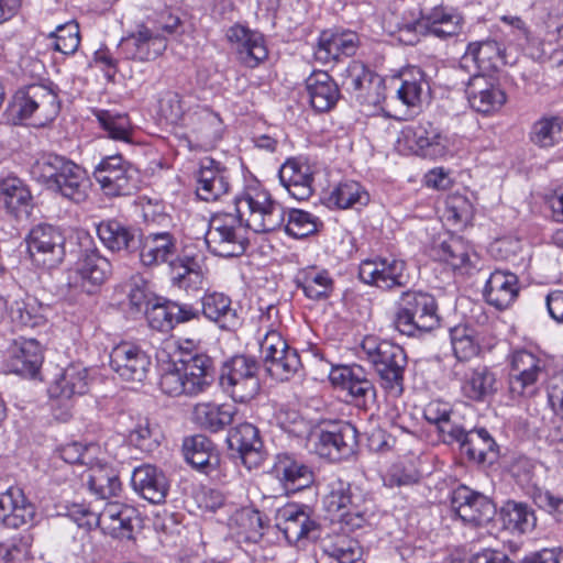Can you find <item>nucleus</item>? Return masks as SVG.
I'll return each mask as SVG.
<instances>
[{"label":"nucleus","instance_id":"1","mask_svg":"<svg viewBox=\"0 0 563 563\" xmlns=\"http://www.w3.org/2000/svg\"><path fill=\"white\" fill-rule=\"evenodd\" d=\"M362 351L378 375L382 386L389 394L400 396L407 366L404 349L389 341L367 336L362 342Z\"/></svg>","mask_w":563,"mask_h":563},{"label":"nucleus","instance_id":"2","mask_svg":"<svg viewBox=\"0 0 563 563\" xmlns=\"http://www.w3.org/2000/svg\"><path fill=\"white\" fill-rule=\"evenodd\" d=\"M234 203L245 228L256 233L275 231L285 222L284 207L264 189L247 188L234 198Z\"/></svg>","mask_w":563,"mask_h":563},{"label":"nucleus","instance_id":"3","mask_svg":"<svg viewBox=\"0 0 563 563\" xmlns=\"http://www.w3.org/2000/svg\"><path fill=\"white\" fill-rule=\"evenodd\" d=\"M394 323L400 333L408 336L433 330L440 323L435 298L420 290L404 291L397 302Z\"/></svg>","mask_w":563,"mask_h":563},{"label":"nucleus","instance_id":"4","mask_svg":"<svg viewBox=\"0 0 563 563\" xmlns=\"http://www.w3.org/2000/svg\"><path fill=\"white\" fill-rule=\"evenodd\" d=\"M241 218L233 213H216L205 236L208 250L220 257H238L246 251L249 240Z\"/></svg>","mask_w":563,"mask_h":563},{"label":"nucleus","instance_id":"5","mask_svg":"<svg viewBox=\"0 0 563 563\" xmlns=\"http://www.w3.org/2000/svg\"><path fill=\"white\" fill-rule=\"evenodd\" d=\"M257 362L245 355H236L227 362L220 375L222 388L236 402H246L260 390Z\"/></svg>","mask_w":563,"mask_h":563},{"label":"nucleus","instance_id":"6","mask_svg":"<svg viewBox=\"0 0 563 563\" xmlns=\"http://www.w3.org/2000/svg\"><path fill=\"white\" fill-rule=\"evenodd\" d=\"M65 236L63 232L51 224L35 225L26 238L27 251L34 265L52 269L65 258Z\"/></svg>","mask_w":563,"mask_h":563},{"label":"nucleus","instance_id":"7","mask_svg":"<svg viewBox=\"0 0 563 563\" xmlns=\"http://www.w3.org/2000/svg\"><path fill=\"white\" fill-rule=\"evenodd\" d=\"M78 526H91L92 520L104 532L115 538H131L134 523L139 521L136 508L110 501L98 514L84 510L80 518H75Z\"/></svg>","mask_w":563,"mask_h":563},{"label":"nucleus","instance_id":"8","mask_svg":"<svg viewBox=\"0 0 563 563\" xmlns=\"http://www.w3.org/2000/svg\"><path fill=\"white\" fill-rule=\"evenodd\" d=\"M13 111L20 119L34 118L38 124L53 121L59 112L57 95L44 85H31L16 92Z\"/></svg>","mask_w":563,"mask_h":563},{"label":"nucleus","instance_id":"9","mask_svg":"<svg viewBox=\"0 0 563 563\" xmlns=\"http://www.w3.org/2000/svg\"><path fill=\"white\" fill-rule=\"evenodd\" d=\"M136 170L121 155L104 157L95 168L93 177L108 197L131 195L136 189Z\"/></svg>","mask_w":563,"mask_h":563},{"label":"nucleus","instance_id":"10","mask_svg":"<svg viewBox=\"0 0 563 563\" xmlns=\"http://www.w3.org/2000/svg\"><path fill=\"white\" fill-rule=\"evenodd\" d=\"M356 428L350 422H341L331 430H320L312 437L314 452L331 462L347 460L357 449Z\"/></svg>","mask_w":563,"mask_h":563},{"label":"nucleus","instance_id":"11","mask_svg":"<svg viewBox=\"0 0 563 563\" xmlns=\"http://www.w3.org/2000/svg\"><path fill=\"white\" fill-rule=\"evenodd\" d=\"M111 272L110 261L98 251H91L78 262L76 268L68 271L66 286L76 295H91L108 279Z\"/></svg>","mask_w":563,"mask_h":563},{"label":"nucleus","instance_id":"12","mask_svg":"<svg viewBox=\"0 0 563 563\" xmlns=\"http://www.w3.org/2000/svg\"><path fill=\"white\" fill-rule=\"evenodd\" d=\"M407 264L394 257L367 258L358 267L360 279L384 290L405 287L409 283Z\"/></svg>","mask_w":563,"mask_h":563},{"label":"nucleus","instance_id":"13","mask_svg":"<svg viewBox=\"0 0 563 563\" xmlns=\"http://www.w3.org/2000/svg\"><path fill=\"white\" fill-rule=\"evenodd\" d=\"M363 497L352 492L351 484L341 478H333L329 483V493L324 497V506L352 529L361 528L364 522L362 509Z\"/></svg>","mask_w":563,"mask_h":563},{"label":"nucleus","instance_id":"14","mask_svg":"<svg viewBox=\"0 0 563 563\" xmlns=\"http://www.w3.org/2000/svg\"><path fill=\"white\" fill-rule=\"evenodd\" d=\"M545 361L533 353L520 350L511 356L509 390L512 396L531 395L539 379L545 375Z\"/></svg>","mask_w":563,"mask_h":563},{"label":"nucleus","instance_id":"15","mask_svg":"<svg viewBox=\"0 0 563 563\" xmlns=\"http://www.w3.org/2000/svg\"><path fill=\"white\" fill-rule=\"evenodd\" d=\"M276 527L290 544L303 539H317L320 530V525L311 516L309 508L297 504H288L278 509Z\"/></svg>","mask_w":563,"mask_h":563},{"label":"nucleus","instance_id":"16","mask_svg":"<svg viewBox=\"0 0 563 563\" xmlns=\"http://www.w3.org/2000/svg\"><path fill=\"white\" fill-rule=\"evenodd\" d=\"M451 506L464 522L473 526L488 523L496 514L490 498L464 485L453 490Z\"/></svg>","mask_w":563,"mask_h":563},{"label":"nucleus","instance_id":"17","mask_svg":"<svg viewBox=\"0 0 563 563\" xmlns=\"http://www.w3.org/2000/svg\"><path fill=\"white\" fill-rule=\"evenodd\" d=\"M150 366L151 357L147 353L132 343H121L110 353V367L123 380L143 382Z\"/></svg>","mask_w":563,"mask_h":563},{"label":"nucleus","instance_id":"18","mask_svg":"<svg viewBox=\"0 0 563 563\" xmlns=\"http://www.w3.org/2000/svg\"><path fill=\"white\" fill-rule=\"evenodd\" d=\"M227 443L229 449L238 454L249 470L260 466L265 459L260 431L249 422L232 428L228 433Z\"/></svg>","mask_w":563,"mask_h":563},{"label":"nucleus","instance_id":"19","mask_svg":"<svg viewBox=\"0 0 563 563\" xmlns=\"http://www.w3.org/2000/svg\"><path fill=\"white\" fill-rule=\"evenodd\" d=\"M467 459L476 464H493L498 459V445L489 432L484 429L470 431L461 428V434L453 438Z\"/></svg>","mask_w":563,"mask_h":563},{"label":"nucleus","instance_id":"20","mask_svg":"<svg viewBox=\"0 0 563 563\" xmlns=\"http://www.w3.org/2000/svg\"><path fill=\"white\" fill-rule=\"evenodd\" d=\"M227 37L235 46L240 63L250 68H255L267 58L268 52L261 33L236 24L227 32Z\"/></svg>","mask_w":563,"mask_h":563},{"label":"nucleus","instance_id":"21","mask_svg":"<svg viewBox=\"0 0 563 563\" xmlns=\"http://www.w3.org/2000/svg\"><path fill=\"white\" fill-rule=\"evenodd\" d=\"M178 365L186 384V396L205 393L214 380L213 361L206 354H188L178 361Z\"/></svg>","mask_w":563,"mask_h":563},{"label":"nucleus","instance_id":"22","mask_svg":"<svg viewBox=\"0 0 563 563\" xmlns=\"http://www.w3.org/2000/svg\"><path fill=\"white\" fill-rule=\"evenodd\" d=\"M97 235L103 246L112 253L132 254L140 246L139 230L117 219L101 221L97 225Z\"/></svg>","mask_w":563,"mask_h":563},{"label":"nucleus","instance_id":"23","mask_svg":"<svg viewBox=\"0 0 563 563\" xmlns=\"http://www.w3.org/2000/svg\"><path fill=\"white\" fill-rule=\"evenodd\" d=\"M139 257L143 266L152 267L169 262L177 252V241L167 231L140 233Z\"/></svg>","mask_w":563,"mask_h":563},{"label":"nucleus","instance_id":"24","mask_svg":"<svg viewBox=\"0 0 563 563\" xmlns=\"http://www.w3.org/2000/svg\"><path fill=\"white\" fill-rule=\"evenodd\" d=\"M228 170L219 162L205 157L197 173V197L203 201H214L229 191Z\"/></svg>","mask_w":563,"mask_h":563},{"label":"nucleus","instance_id":"25","mask_svg":"<svg viewBox=\"0 0 563 563\" xmlns=\"http://www.w3.org/2000/svg\"><path fill=\"white\" fill-rule=\"evenodd\" d=\"M126 58L137 60H152L161 56L166 47V38L141 25L135 33L122 38L120 44Z\"/></svg>","mask_w":563,"mask_h":563},{"label":"nucleus","instance_id":"26","mask_svg":"<svg viewBox=\"0 0 563 563\" xmlns=\"http://www.w3.org/2000/svg\"><path fill=\"white\" fill-rule=\"evenodd\" d=\"M465 93L470 106L481 113L498 110L506 101L505 92L490 78L481 74L468 79Z\"/></svg>","mask_w":563,"mask_h":563},{"label":"nucleus","instance_id":"27","mask_svg":"<svg viewBox=\"0 0 563 563\" xmlns=\"http://www.w3.org/2000/svg\"><path fill=\"white\" fill-rule=\"evenodd\" d=\"M133 489L151 504L165 501L169 483L163 471L151 464L134 468L131 477Z\"/></svg>","mask_w":563,"mask_h":563},{"label":"nucleus","instance_id":"28","mask_svg":"<svg viewBox=\"0 0 563 563\" xmlns=\"http://www.w3.org/2000/svg\"><path fill=\"white\" fill-rule=\"evenodd\" d=\"M8 353L7 367L11 373L24 377H34L37 374L43 362V354L36 340H16Z\"/></svg>","mask_w":563,"mask_h":563},{"label":"nucleus","instance_id":"29","mask_svg":"<svg viewBox=\"0 0 563 563\" xmlns=\"http://www.w3.org/2000/svg\"><path fill=\"white\" fill-rule=\"evenodd\" d=\"M184 128L195 136L199 144L212 145L223 134L224 126L220 115L209 108L196 106L189 108V115Z\"/></svg>","mask_w":563,"mask_h":563},{"label":"nucleus","instance_id":"30","mask_svg":"<svg viewBox=\"0 0 563 563\" xmlns=\"http://www.w3.org/2000/svg\"><path fill=\"white\" fill-rule=\"evenodd\" d=\"M150 327L161 332H169L178 323L187 322L198 317V310L188 305L165 300L145 309Z\"/></svg>","mask_w":563,"mask_h":563},{"label":"nucleus","instance_id":"31","mask_svg":"<svg viewBox=\"0 0 563 563\" xmlns=\"http://www.w3.org/2000/svg\"><path fill=\"white\" fill-rule=\"evenodd\" d=\"M358 46V36L354 32L322 31L314 48L318 62L327 64L339 60L342 56H353Z\"/></svg>","mask_w":563,"mask_h":563},{"label":"nucleus","instance_id":"32","mask_svg":"<svg viewBox=\"0 0 563 563\" xmlns=\"http://www.w3.org/2000/svg\"><path fill=\"white\" fill-rule=\"evenodd\" d=\"M11 509V515H1V525L7 528L18 529L23 526L32 525L35 516V506L25 497L23 490L19 487H9L0 494V510Z\"/></svg>","mask_w":563,"mask_h":563},{"label":"nucleus","instance_id":"33","mask_svg":"<svg viewBox=\"0 0 563 563\" xmlns=\"http://www.w3.org/2000/svg\"><path fill=\"white\" fill-rule=\"evenodd\" d=\"M278 177L289 195L297 200L308 199L313 192V174L306 163L287 159L279 168Z\"/></svg>","mask_w":563,"mask_h":563},{"label":"nucleus","instance_id":"34","mask_svg":"<svg viewBox=\"0 0 563 563\" xmlns=\"http://www.w3.org/2000/svg\"><path fill=\"white\" fill-rule=\"evenodd\" d=\"M519 294L518 277L514 273L496 269L486 283V301L499 310L508 308Z\"/></svg>","mask_w":563,"mask_h":563},{"label":"nucleus","instance_id":"35","mask_svg":"<svg viewBox=\"0 0 563 563\" xmlns=\"http://www.w3.org/2000/svg\"><path fill=\"white\" fill-rule=\"evenodd\" d=\"M273 472L286 490L297 492L313 482V473L310 467L287 453L276 456Z\"/></svg>","mask_w":563,"mask_h":563},{"label":"nucleus","instance_id":"36","mask_svg":"<svg viewBox=\"0 0 563 563\" xmlns=\"http://www.w3.org/2000/svg\"><path fill=\"white\" fill-rule=\"evenodd\" d=\"M306 88L311 107L318 112L331 110L340 98L338 85L328 73L318 71L308 77Z\"/></svg>","mask_w":563,"mask_h":563},{"label":"nucleus","instance_id":"37","mask_svg":"<svg viewBox=\"0 0 563 563\" xmlns=\"http://www.w3.org/2000/svg\"><path fill=\"white\" fill-rule=\"evenodd\" d=\"M407 137L423 157L438 158L446 153V140L431 122H419L408 129Z\"/></svg>","mask_w":563,"mask_h":563},{"label":"nucleus","instance_id":"38","mask_svg":"<svg viewBox=\"0 0 563 563\" xmlns=\"http://www.w3.org/2000/svg\"><path fill=\"white\" fill-rule=\"evenodd\" d=\"M186 461L194 467L206 473L214 470L219 463L212 441L203 434L186 438L183 443Z\"/></svg>","mask_w":563,"mask_h":563},{"label":"nucleus","instance_id":"39","mask_svg":"<svg viewBox=\"0 0 563 563\" xmlns=\"http://www.w3.org/2000/svg\"><path fill=\"white\" fill-rule=\"evenodd\" d=\"M495 374L484 365L465 372L462 382L463 395L474 401H485L497 390Z\"/></svg>","mask_w":563,"mask_h":563},{"label":"nucleus","instance_id":"40","mask_svg":"<svg viewBox=\"0 0 563 563\" xmlns=\"http://www.w3.org/2000/svg\"><path fill=\"white\" fill-rule=\"evenodd\" d=\"M88 390L87 369L80 365H70L51 384L52 397L70 399Z\"/></svg>","mask_w":563,"mask_h":563},{"label":"nucleus","instance_id":"41","mask_svg":"<svg viewBox=\"0 0 563 563\" xmlns=\"http://www.w3.org/2000/svg\"><path fill=\"white\" fill-rule=\"evenodd\" d=\"M0 200L16 218H27L31 213V192L18 178H8L0 183Z\"/></svg>","mask_w":563,"mask_h":563},{"label":"nucleus","instance_id":"42","mask_svg":"<svg viewBox=\"0 0 563 563\" xmlns=\"http://www.w3.org/2000/svg\"><path fill=\"white\" fill-rule=\"evenodd\" d=\"M202 313L224 330H232L239 324L236 310L232 308L231 299L221 292H210L202 297Z\"/></svg>","mask_w":563,"mask_h":563},{"label":"nucleus","instance_id":"43","mask_svg":"<svg viewBox=\"0 0 563 563\" xmlns=\"http://www.w3.org/2000/svg\"><path fill=\"white\" fill-rule=\"evenodd\" d=\"M296 285L305 296L311 300H324L329 298L334 288V282L328 271L306 268L296 276Z\"/></svg>","mask_w":563,"mask_h":563},{"label":"nucleus","instance_id":"44","mask_svg":"<svg viewBox=\"0 0 563 563\" xmlns=\"http://www.w3.org/2000/svg\"><path fill=\"white\" fill-rule=\"evenodd\" d=\"M234 410L227 405L199 402L194 407L192 419L201 428L218 432L233 422Z\"/></svg>","mask_w":563,"mask_h":563},{"label":"nucleus","instance_id":"45","mask_svg":"<svg viewBox=\"0 0 563 563\" xmlns=\"http://www.w3.org/2000/svg\"><path fill=\"white\" fill-rule=\"evenodd\" d=\"M279 323L278 309L273 305L268 306L260 317V330H265L264 338L260 342L262 360L287 347V342L277 330Z\"/></svg>","mask_w":563,"mask_h":563},{"label":"nucleus","instance_id":"46","mask_svg":"<svg viewBox=\"0 0 563 563\" xmlns=\"http://www.w3.org/2000/svg\"><path fill=\"white\" fill-rule=\"evenodd\" d=\"M430 34L445 40L457 35L463 25V18L456 12H448L443 8H433L422 16Z\"/></svg>","mask_w":563,"mask_h":563},{"label":"nucleus","instance_id":"47","mask_svg":"<svg viewBox=\"0 0 563 563\" xmlns=\"http://www.w3.org/2000/svg\"><path fill=\"white\" fill-rule=\"evenodd\" d=\"M322 552L338 563H356L362 556L358 542L346 534L328 536L320 543Z\"/></svg>","mask_w":563,"mask_h":563},{"label":"nucleus","instance_id":"48","mask_svg":"<svg viewBox=\"0 0 563 563\" xmlns=\"http://www.w3.org/2000/svg\"><path fill=\"white\" fill-rule=\"evenodd\" d=\"M263 364L267 374L280 382L290 379L301 367L298 352L288 344L280 352L265 357Z\"/></svg>","mask_w":563,"mask_h":563},{"label":"nucleus","instance_id":"49","mask_svg":"<svg viewBox=\"0 0 563 563\" xmlns=\"http://www.w3.org/2000/svg\"><path fill=\"white\" fill-rule=\"evenodd\" d=\"M500 515L505 528L511 532H530L537 523L534 511L527 504L515 500H508L501 508Z\"/></svg>","mask_w":563,"mask_h":563},{"label":"nucleus","instance_id":"50","mask_svg":"<svg viewBox=\"0 0 563 563\" xmlns=\"http://www.w3.org/2000/svg\"><path fill=\"white\" fill-rule=\"evenodd\" d=\"M435 255L453 269L466 268L472 265L470 245L461 236H450L434 247Z\"/></svg>","mask_w":563,"mask_h":563},{"label":"nucleus","instance_id":"51","mask_svg":"<svg viewBox=\"0 0 563 563\" xmlns=\"http://www.w3.org/2000/svg\"><path fill=\"white\" fill-rule=\"evenodd\" d=\"M87 485L100 499L115 497L121 492L120 478L109 466L91 467L87 474Z\"/></svg>","mask_w":563,"mask_h":563},{"label":"nucleus","instance_id":"52","mask_svg":"<svg viewBox=\"0 0 563 563\" xmlns=\"http://www.w3.org/2000/svg\"><path fill=\"white\" fill-rule=\"evenodd\" d=\"M368 201L367 192L354 180H345L335 186L327 197L329 207L347 209L354 205H366Z\"/></svg>","mask_w":563,"mask_h":563},{"label":"nucleus","instance_id":"53","mask_svg":"<svg viewBox=\"0 0 563 563\" xmlns=\"http://www.w3.org/2000/svg\"><path fill=\"white\" fill-rule=\"evenodd\" d=\"M95 115L109 139L129 143L132 135V124L125 113L111 110H96Z\"/></svg>","mask_w":563,"mask_h":563},{"label":"nucleus","instance_id":"54","mask_svg":"<svg viewBox=\"0 0 563 563\" xmlns=\"http://www.w3.org/2000/svg\"><path fill=\"white\" fill-rule=\"evenodd\" d=\"M51 189L76 203H80L88 197V180L85 172L76 166L75 170H68L67 176H64L60 180H55Z\"/></svg>","mask_w":563,"mask_h":563},{"label":"nucleus","instance_id":"55","mask_svg":"<svg viewBox=\"0 0 563 563\" xmlns=\"http://www.w3.org/2000/svg\"><path fill=\"white\" fill-rule=\"evenodd\" d=\"M47 308H44L35 298L15 300L10 307V318L24 327H37L46 320Z\"/></svg>","mask_w":563,"mask_h":563},{"label":"nucleus","instance_id":"56","mask_svg":"<svg viewBox=\"0 0 563 563\" xmlns=\"http://www.w3.org/2000/svg\"><path fill=\"white\" fill-rule=\"evenodd\" d=\"M233 520L245 540L257 542L263 537L266 521L258 510L242 508L235 512Z\"/></svg>","mask_w":563,"mask_h":563},{"label":"nucleus","instance_id":"57","mask_svg":"<svg viewBox=\"0 0 563 563\" xmlns=\"http://www.w3.org/2000/svg\"><path fill=\"white\" fill-rule=\"evenodd\" d=\"M562 122L556 117H543L531 128L530 141L539 147L554 146L560 139Z\"/></svg>","mask_w":563,"mask_h":563},{"label":"nucleus","instance_id":"58","mask_svg":"<svg viewBox=\"0 0 563 563\" xmlns=\"http://www.w3.org/2000/svg\"><path fill=\"white\" fill-rule=\"evenodd\" d=\"M450 338L454 355L460 361L470 360L479 352V344L475 340L474 330L466 325L452 328Z\"/></svg>","mask_w":563,"mask_h":563},{"label":"nucleus","instance_id":"59","mask_svg":"<svg viewBox=\"0 0 563 563\" xmlns=\"http://www.w3.org/2000/svg\"><path fill=\"white\" fill-rule=\"evenodd\" d=\"M49 38L55 51L65 55L74 54L80 43L79 25L75 21L59 25L49 34Z\"/></svg>","mask_w":563,"mask_h":563},{"label":"nucleus","instance_id":"60","mask_svg":"<svg viewBox=\"0 0 563 563\" xmlns=\"http://www.w3.org/2000/svg\"><path fill=\"white\" fill-rule=\"evenodd\" d=\"M426 419L434 424L442 437L443 442L448 444L453 443V438L461 434V428L450 420V411L446 409L440 410L439 404H430L424 410Z\"/></svg>","mask_w":563,"mask_h":563},{"label":"nucleus","instance_id":"61","mask_svg":"<svg viewBox=\"0 0 563 563\" xmlns=\"http://www.w3.org/2000/svg\"><path fill=\"white\" fill-rule=\"evenodd\" d=\"M498 55V46L494 41L471 43L461 59V66L466 67L468 63H474L478 68H489L492 60Z\"/></svg>","mask_w":563,"mask_h":563},{"label":"nucleus","instance_id":"62","mask_svg":"<svg viewBox=\"0 0 563 563\" xmlns=\"http://www.w3.org/2000/svg\"><path fill=\"white\" fill-rule=\"evenodd\" d=\"M519 45L527 52V54L538 62L553 60L556 64L563 63V58L560 55V48L558 43L544 42L536 38L530 33L529 40H521Z\"/></svg>","mask_w":563,"mask_h":563},{"label":"nucleus","instance_id":"63","mask_svg":"<svg viewBox=\"0 0 563 563\" xmlns=\"http://www.w3.org/2000/svg\"><path fill=\"white\" fill-rule=\"evenodd\" d=\"M317 230L318 219L314 216L299 209H292L289 211L288 220L285 225L287 234L301 239L314 233Z\"/></svg>","mask_w":563,"mask_h":563},{"label":"nucleus","instance_id":"64","mask_svg":"<svg viewBox=\"0 0 563 563\" xmlns=\"http://www.w3.org/2000/svg\"><path fill=\"white\" fill-rule=\"evenodd\" d=\"M346 391L357 407L366 408L376 398V389L373 383L364 376L363 368H356V376Z\"/></svg>","mask_w":563,"mask_h":563}]
</instances>
